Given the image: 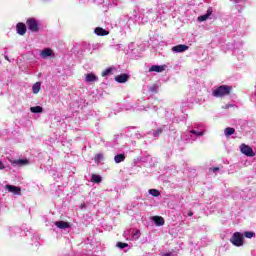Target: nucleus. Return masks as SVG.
I'll return each instance as SVG.
<instances>
[{
	"instance_id": "nucleus-11",
	"label": "nucleus",
	"mask_w": 256,
	"mask_h": 256,
	"mask_svg": "<svg viewBox=\"0 0 256 256\" xmlns=\"http://www.w3.org/2000/svg\"><path fill=\"white\" fill-rule=\"evenodd\" d=\"M55 225L58 227V229H69V227H71V224L65 221H56Z\"/></svg>"
},
{
	"instance_id": "nucleus-29",
	"label": "nucleus",
	"mask_w": 256,
	"mask_h": 256,
	"mask_svg": "<svg viewBox=\"0 0 256 256\" xmlns=\"http://www.w3.org/2000/svg\"><path fill=\"white\" fill-rule=\"evenodd\" d=\"M140 235H141V232L139 230H136V232L133 234V238L139 239Z\"/></svg>"
},
{
	"instance_id": "nucleus-2",
	"label": "nucleus",
	"mask_w": 256,
	"mask_h": 256,
	"mask_svg": "<svg viewBox=\"0 0 256 256\" xmlns=\"http://www.w3.org/2000/svg\"><path fill=\"white\" fill-rule=\"evenodd\" d=\"M230 242L233 243L235 247H242L244 241H243V235L241 234V232H235L232 235Z\"/></svg>"
},
{
	"instance_id": "nucleus-5",
	"label": "nucleus",
	"mask_w": 256,
	"mask_h": 256,
	"mask_svg": "<svg viewBox=\"0 0 256 256\" xmlns=\"http://www.w3.org/2000/svg\"><path fill=\"white\" fill-rule=\"evenodd\" d=\"M17 34L18 35H25L27 33V26H25V23L19 22L16 26Z\"/></svg>"
},
{
	"instance_id": "nucleus-21",
	"label": "nucleus",
	"mask_w": 256,
	"mask_h": 256,
	"mask_svg": "<svg viewBox=\"0 0 256 256\" xmlns=\"http://www.w3.org/2000/svg\"><path fill=\"white\" fill-rule=\"evenodd\" d=\"M225 136L226 137H231V135H233L235 133V129L228 127L224 130Z\"/></svg>"
},
{
	"instance_id": "nucleus-12",
	"label": "nucleus",
	"mask_w": 256,
	"mask_h": 256,
	"mask_svg": "<svg viewBox=\"0 0 256 256\" xmlns=\"http://www.w3.org/2000/svg\"><path fill=\"white\" fill-rule=\"evenodd\" d=\"M128 80H129V75L127 74H121L115 77V81H117L118 83H127Z\"/></svg>"
},
{
	"instance_id": "nucleus-25",
	"label": "nucleus",
	"mask_w": 256,
	"mask_h": 256,
	"mask_svg": "<svg viewBox=\"0 0 256 256\" xmlns=\"http://www.w3.org/2000/svg\"><path fill=\"white\" fill-rule=\"evenodd\" d=\"M94 161L96 163H101V161H103V154H97L94 158Z\"/></svg>"
},
{
	"instance_id": "nucleus-14",
	"label": "nucleus",
	"mask_w": 256,
	"mask_h": 256,
	"mask_svg": "<svg viewBox=\"0 0 256 256\" xmlns=\"http://www.w3.org/2000/svg\"><path fill=\"white\" fill-rule=\"evenodd\" d=\"M94 31H95L96 35H100V36L109 35V32L101 27L95 28Z\"/></svg>"
},
{
	"instance_id": "nucleus-10",
	"label": "nucleus",
	"mask_w": 256,
	"mask_h": 256,
	"mask_svg": "<svg viewBox=\"0 0 256 256\" xmlns=\"http://www.w3.org/2000/svg\"><path fill=\"white\" fill-rule=\"evenodd\" d=\"M163 71H165V66L153 65L149 68V73H163Z\"/></svg>"
},
{
	"instance_id": "nucleus-15",
	"label": "nucleus",
	"mask_w": 256,
	"mask_h": 256,
	"mask_svg": "<svg viewBox=\"0 0 256 256\" xmlns=\"http://www.w3.org/2000/svg\"><path fill=\"white\" fill-rule=\"evenodd\" d=\"M32 91L35 95H37V93H39V91H41V82H36L33 86H32Z\"/></svg>"
},
{
	"instance_id": "nucleus-7",
	"label": "nucleus",
	"mask_w": 256,
	"mask_h": 256,
	"mask_svg": "<svg viewBox=\"0 0 256 256\" xmlns=\"http://www.w3.org/2000/svg\"><path fill=\"white\" fill-rule=\"evenodd\" d=\"M187 49H189V46L185 44H180L172 47V51H174V53H184V51H187Z\"/></svg>"
},
{
	"instance_id": "nucleus-28",
	"label": "nucleus",
	"mask_w": 256,
	"mask_h": 256,
	"mask_svg": "<svg viewBox=\"0 0 256 256\" xmlns=\"http://www.w3.org/2000/svg\"><path fill=\"white\" fill-rule=\"evenodd\" d=\"M162 133H163V129L159 128L154 132V137H159V135H161Z\"/></svg>"
},
{
	"instance_id": "nucleus-13",
	"label": "nucleus",
	"mask_w": 256,
	"mask_h": 256,
	"mask_svg": "<svg viewBox=\"0 0 256 256\" xmlns=\"http://www.w3.org/2000/svg\"><path fill=\"white\" fill-rule=\"evenodd\" d=\"M152 219L158 227H161V225H165V219H163V217L161 216H154Z\"/></svg>"
},
{
	"instance_id": "nucleus-35",
	"label": "nucleus",
	"mask_w": 256,
	"mask_h": 256,
	"mask_svg": "<svg viewBox=\"0 0 256 256\" xmlns=\"http://www.w3.org/2000/svg\"><path fill=\"white\" fill-rule=\"evenodd\" d=\"M162 256H171V253H165Z\"/></svg>"
},
{
	"instance_id": "nucleus-17",
	"label": "nucleus",
	"mask_w": 256,
	"mask_h": 256,
	"mask_svg": "<svg viewBox=\"0 0 256 256\" xmlns=\"http://www.w3.org/2000/svg\"><path fill=\"white\" fill-rule=\"evenodd\" d=\"M115 163H123L125 161V154H118L114 157Z\"/></svg>"
},
{
	"instance_id": "nucleus-24",
	"label": "nucleus",
	"mask_w": 256,
	"mask_h": 256,
	"mask_svg": "<svg viewBox=\"0 0 256 256\" xmlns=\"http://www.w3.org/2000/svg\"><path fill=\"white\" fill-rule=\"evenodd\" d=\"M190 133H192V135H197V137H203V135H205V132H198L197 130H191Z\"/></svg>"
},
{
	"instance_id": "nucleus-34",
	"label": "nucleus",
	"mask_w": 256,
	"mask_h": 256,
	"mask_svg": "<svg viewBox=\"0 0 256 256\" xmlns=\"http://www.w3.org/2000/svg\"><path fill=\"white\" fill-rule=\"evenodd\" d=\"M188 216H189V217H193V212H189V213H188Z\"/></svg>"
},
{
	"instance_id": "nucleus-16",
	"label": "nucleus",
	"mask_w": 256,
	"mask_h": 256,
	"mask_svg": "<svg viewBox=\"0 0 256 256\" xmlns=\"http://www.w3.org/2000/svg\"><path fill=\"white\" fill-rule=\"evenodd\" d=\"M6 189H8L10 193H19V191H21V189L13 185H6Z\"/></svg>"
},
{
	"instance_id": "nucleus-1",
	"label": "nucleus",
	"mask_w": 256,
	"mask_h": 256,
	"mask_svg": "<svg viewBox=\"0 0 256 256\" xmlns=\"http://www.w3.org/2000/svg\"><path fill=\"white\" fill-rule=\"evenodd\" d=\"M231 91H233V86L221 85L212 92V95L214 97H225L229 95Z\"/></svg>"
},
{
	"instance_id": "nucleus-22",
	"label": "nucleus",
	"mask_w": 256,
	"mask_h": 256,
	"mask_svg": "<svg viewBox=\"0 0 256 256\" xmlns=\"http://www.w3.org/2000/svg\"><path fill=\"white\" fill-rule=\"evenodd\" d=\"M149 194L152 195V197H159V195H161V192H159V190L157 189H150Z\"/></svg>"
},
{
	"instance_id": "nucleus-31",
	"label": "nucleus",
	"mask_w": 256,
	"mask_h": 256,
	"mask_svg": "<svg viewBox=\"0 0 256 256\" xmlns=\"http://www.w3.org/2000/svg\"><path fill=\"white\" fill-rule=\"evenodd\" d=\"M212 171H213V173H217V171H219V167H214V168L212 169Z\"/></svg>"
},
{
	"instance_id": "nucleus-8",
	"label": "nucleus",
	"mask_w": 256,
	"mask_h": 256,
	"mask_svg": "<svg viewBox=\"0 0 256 256\" xmlns=\"http://www.w3.org/2000/svg\"><path fill=\"white\" fill-rule=\"evenodd\" d=\"M211 15H213V9L209 8L207 10V13L204 15H201L198 17V21L201 23L203 21H207L209 19V17H211Z\"/></svg>"
},
{
	"instance_id": "nucleus-27",
	"label": "nucleus",
	"mask_w": 256,
	"mask_h": 256,
	"mask_svg": "<svg viewBox=\"0 0 256 256\" xmlns=\"http://www.w3.org/2000/svg\"><path fill=\"white\" fill-rule=\"evenodd\" d=\"M111 71H113V68H108L104 72H102V77H107V75H111Z\"/></svg>"
},
{
	"instance_id": "nucleus-4",
	"label": "nucleus",
	"mask_w": 256,
	"mask_h": 256,
	"mask_svg": "<svg viewBox=\"0 0 256 256\" xmlns=\"http://www.w3.org/2000/svg\"><path fill=\"white\" fill-rule=\"evenodd\" d=\"M241 153L244 155H247V157H255V153L253 152V148L250 146H247L245 144H242L240 146Z\"/></svg>"
},
{
	"instance_id": "nucleus-9",
	"label": "nucleus",
	"mask_w": 256,
	"mask_h": 256,
	"mask_svg": "<svg viewBox=\"0 0 256 256\" xmlns=\"http://www.w3.org/2000/svg\"><path fill=\"white\" fill-rule=\"evenodd\" d=\"M51 56H53V50H51V48H45L40 53V57H42V59H47V57Z\"/></svg>"
},
{
	"instance_id": "nucleus-33",
	"label": "nucleus",
	"mask_w": 256,
	"mask_h": 256,
	"mask_svg": "<svg viewBox=\"0 0 256 256\" xmlns=\"http://www.w3.org/2000/svg\"><path fill=\"white\" fill-rule=\"evenodd\" d=\"M230 1H232V3H240L241 2V0H230Z\"/></svg>"
},
{
	"instance_id": "nucleus-23",
	"label": "nucleus",
	"mask_w": 256,
	"mask_h": 256,
	"mask_svg": "<svg viewBox=\"0 0 256 256\" xmlns=\"http://www.w3.org/2000/svg\"><path fill=\"white\" fill-rule=\"evenodd\" d=\"M244 236L247 239H253V237H255V232L246 231V232H244Z\"/></svg>"
},
{
	"instance_id": "nucleus-6",
	"label": "nucleus",
	"mask_w": 256,
	"mask_h": 256,
	"mask_svg": "<svg viewBox=\"0 0 256 256\" xmlns=\"http://www.w3.org/2000/svg\"><path fill=\"white\" fill-rule=\"evenodd\" d=\"M97 81H99V77H97L94 73H88L85 75L86 83H95Z\"/></svg>"
},
{
	"instance_id": "nucleus-20",
	"label": "nucleus",
	"mask_w": 256,
	"mask_h": 256,
	"mask_svg": "<svg viewBox=\"0 0 256 256\" xmlns=\"http://www.w3.org/2000/svg\"><path fill=\"white\" fill-rule=\"evenodd\" d=\"M31 113H43V107L34 106L30 108Z\"/></svg>"
},
{
	"instance_id": "nucleus-3",
	"label": "nucleus",
	"mask_w": 256,
	"mask_h": 256,
	"mask_svg": "<svg viewBox=\"0 0 256 256\" xmlns=\"http://www.w3.org/2000/svg\"><path fill=\"white\" fill-rule=\"evenodd\" d=\"M26 25H27L28 29L30 31H32V33L39 32V22H37V20L35 18H29L26 21Z\"/></svg>"
},
{
	"instance_id": "nucleus-19",
	"label": "nucleus",
	"mask_w": 256,
	"mask_h": 256,
	"mask_svg": "<svg viewBox=\"0 0 256 256\" xmlns=\"http://www.w3.org/2000/svg\"><path fill=\"white\" fill-rule=\"evenodd\" d=\"M27 163H29V161L27 159H25V160H23V159L14 160L12 162L13 165H20V166L27 165Z\"/></svg>"
},
{
	"instance_id": "nucleus-18",
	"label": "nucleus",
	"mask_w": 256,
	"mask_h": 256,
	"mask_svg": "<svg viewBox=\"0 0 256 256\" xmlns=\"http://www.w3.org/2000/svg\"><path fill=\"white\" fill-rule=\"evenodd\" d=\"M101 181H103V179L101 178L100 175L92 174L91 176L92 183H101Z\"/></svg>"
},
{
	"instance_id": "nucleus-26",
	"label": "nucleus",
	"mask_w": 256,
	"mask_h": 256,
	"mask_svg": "<svg viewBox=\"0 0 256 256\" xmlns=\"http://www.w3.org/2000/svg\"><path fill=\"white\" fill-rule=\"evenodd\" d=\"M116 247H118L119 249H125V247H129V244L123 243V242H118L116 244Z\"/></svg>"
},
{
	"instance_id": "nucleus-32",
	"label": "nucleus",
	"mask_w": 256,
	"mask_h": 256,
	"mask_svg": "<svg viewBox=\"0 0 256 256\" xmlns=\"http://www.w3.org/2000/svg\"><path fill=\"white\" fill-rule=\"evenodd\" d=\"M0 169H5V165H3L2 161H0Z\"/></svg>"
},
{
	"instance_id": "nucleus-30",
	"label": "nucleus",
	"mask_w": 256,
	"mask_h": 256,
	"mask_svg": "<svg viewBox=\"0 0 256 256\" xmlns=\"http://www.w3.org/2000/svg\"><path fill=\"white\" fill-rule=\"evenodd\" d=\"M150 91H151L152 93H157V86H152V87L150 88Z\"/></svg>"
}]
</instances>
